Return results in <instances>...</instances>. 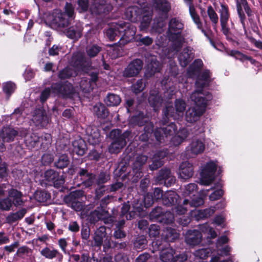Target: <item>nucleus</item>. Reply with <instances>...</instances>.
<instances>
[{"instance_id": "nucleus-41", "label": "nucleus", "mask_w": 262, "mask_h": 262, "mask_svg": "<svg viewBox=\"0 0 262 262\" xmlns=\"http://www.w3.org/2000/svg\"><path fill=\"white\" fill-rule=\"evenodd\" d=\"M228 54L235 57L236 58L238 59L243 61L248 60L252 64L254 65L255 66L258 67L260 65V63L256 61L255 60L252 59L251 57L247 56L238 51L236 50H231L229 53Z\"/></svg>"}, {"instance_id": "nucleus-26", "label": "nucleus", "mask_w": 262, "mask_h": 262, "mask_svg": "<svg viewBox=\"0 0 262 262\" xmlns=\"http://www.w3.org/2000/svg\"><path fill=\"white\" fill-rule=\"evenodd\" d=\"M179 177L183 180L191 178L193 174V167L192 164L187 161L182 162L179 167Z\"/></svg>"}, {"instance_id": "nucleus-18", "label": "nucleus", "mask_w": 262, "mask_h": 262, "mask_svg": "<svg viewBox=\"0 0 262 262\" xmlns=\"http://www.w3.org/2000/svg\"><path fill=\"white\" fill-rule=\"evenodd\" d=\"M108 213L102 208H98L92 212L89 216V219L92 223H95L99 220H103L105 224L113 222L112 217H107Z\"/></svg>"}, {"instance_id": "nucleus-29", "label": "nucleus", "mask_w": 262, "mask_h": 262, "mask_svg": "<svg viewBox=\"0 0 262 262\" xmlns=\"http://www.w3.org/2000/svg\"><path fill=\"white\" fill-rule=\"evenodd\" d=\"M87 140L88 142L93 145L98 144L101 141V137L98 130L94 127L88 126L86 128Z\"/></svg>"}, {"instance_id": "nucleus-8", "label": "nucleus", "mask_w": 262, "mask_h": 262, "mask_svg": "<svg viewBox=\"0 0 262 262\" xmlns=\"http://www.w3.org/2000/svg\"><path fill=\"white\" fill-rule=\"evenodd\" d=\"M118 33H120V39L118 43L120 46H123L127 42L135 39L136 27L130 24L120 21L116 25Z\"/></svg>"}, {"instance_id": "nucleus-50", "label": "nucleus", "mask_w": 262, "mask_h": 262, "mask_svg": "<svg viewBox=\"0 0 262 262\" xmlns=\"http://www.w3.org/2000/svg\"><path fill=\"white\" fill-rule=\"evenodd\" d=\"M164 233L166 239L169 242H172L179 236V234L177 230L170 227L166 228L165 231H164Z\"/></svg>"}, {"instance_id": "nucleus-64", "label": "nucleus", "mask_w": 262, "mask_h": 262, "mask_svg": "<svg viewBox=\"0 0 262 262\" xmlns=\"http://www.w3.org/2000/svg\"><path fill=\"white\" fill-rule=\"evenodd\" d=\"M35 197L40 202H44L50 198V195L46 191H38L35 192Z\"/></svg>"}, {"instance_id": "nucleus-61", "label": "nucleus", "mask_w": 262, "mask_h": 262, "mask_svg": "<svg viewBox=\"0 0 262 262\" xmlns=\"http://www.w3.org/2000/svg\"><path fill=\"white\" fill-rule=\"evenodd\" d=\"M200 228L202 232L207 233L210 236V238H214L217 236V234L214 230L207 224L202 225Z\"/></svg>"}, {"instance_id": "nucleus-28", "label": "nucleus", "mask_w": 262, "mask_h": 262, "mask_svg": "<svg viewBox=\"0 0 262 262\" xmlns=\"http://www.w3.org/2000/svg\"><path fill=\"white\" fill-rule=\"evenodd\" d=\"M189 7V11L191 18L192 19L194 23L196 25L198 29L201 30L202 32L208 37L206 31L203 29V25L200 20V18L198 14L196 13L195 9L191 0H185Z\"/></svg>"}, {"instance_id": "nucleus-56", "label": "nucleus", "mask_w": 262, "mask_h": 262, "mask_svg": "<svg viewBox=\"0 0 262 262\" xmlns=\"http://www.w3.org/2000/svg\"><path fill=\"white\" fill-rule=\"evenodd\" d=\"M163 212V209L160 207H157L153 209L149 214V219L152 221H160L161 215Z\"/></svg>"}, {"instance_id": "nucleus-58", "label": "nucleus", "mask_w": 262, "mask_h": 262, "mask_svg": "<svg viewBox=\"0 0 262 262\" xmlns=\"http://www.w3.org/2000/svg\"><path fill=\"white\" fill-rule=\"evenodd\" d=\"M147 243V240L144 236H139L134 243L135 248L136 250L141 251L146 247Z\"/></svg>"}, {"instance_id": "nucleus-23", "label": "nucleus", "mask_w": 262, "mask_h": 262, "mask_svg": "<svg viewBox=\"0 0 262 262\" xmlns=\"http://www.w3.org/2000/svg\"><path fill=\"white\" fill-rule=\"evenodd\" d=\"M219 208V207H217V209ZM216 209L217 208L215 206L204 210H198L195 209L190 211V215L191 218L196 221H199L206 219L212 215Z\"/></svg>"}, {"instance_id": "nucleus-43", "label": "nucleus", "mask_w": 262, "mask_h": 262, "mask_svg": "<svg viewBox=\"0 0 262 262\" xmlns=\"http://www.w3.org/2000/svg\"><path fill=\"white\" fill-rule=\"evenodd\" d=\"M106 234V229L104 226H100L97 229L94 236L95 246L100 247L103 243V238Z\"/></svg>"}, {"instance_id": "nucleus-55", "label": "nucleus", "mask_w": 262, "mask_h": 262, "mask_svg": "<svg viewBox=\"0 0 262 262\" xmlns=\"http://www.w3.org/2000/svg\"><path fill=\"white\" fill-rule=\"evenodd\" d=\"M165 26V23L163 20L158 21V20H155L151 29V32L161 33L164 31Z\"/></svg>"}, {"instance_id": "nucleus-48", "label": "nucleus", "mask_w": 262, "mask_h": 262, "mask_svg": "<svg viewBox=\"0 0 262 262\" xmlns=\"http://www.w3.org/2000/svg\"><path fill=\"white\" fill-rule=\"evenodd\" d=\"M11 119L13 120L11 123L14 124H19L24 120V116L21 109L16 108L10 116Z\"/></svg>"}, {"instance_id": "nucleus-24", "label": "nucleus", "mask_w": 262, "mask_h": 262, "mask_svg": "<svg viewBox=\"0 0 262 262\" xmlns=\"http://www.w3.org/2000/svg\"><path fill=\"white\" fill-rule=\"evenodd\" d=\"M90 78L89 80L82 79L80 82V87L82 91L84 93H89L94 89V86L98 79V73L91 72L90 74Z\"/></svg>"}, {"instance_id": "nucleus-20", "label": "nucleus", "mask_w": 262, "mask_h": 262, "mask_svg": "<svg viewBox=\"0 0 262 262\" xmlns=\"http://www.w3.org/2000/svg\"><path fill=\"white\" fill-rule=\"evenodd\" d=\"M202 239L201 232L196 230H188L185 234V242L190 247H194L200 244Z\"/></svg>"}, {"instance_id": "nucleus-40", "label": "nucleus", "mask_w": 262, "mask_h": 262, "mask_svg": "<svg viewBox=\"0 0 262 262\" xmlns=\"http://www.w3.org/2000/svg\"><path fill=\"white\" fill-rule=\"evenodd\" d=\"M8 195L12 199L15 206L23 205L24 202L22 200L23 194L20 191L12 188L8 191Z\"/></svg>"}, {"instance_id": "nucleus-54", "label": "nucleus", "mask_w": 262, "mask_h": 262, "mask_svg": "<svg viewBox=\"0 0 262 262\" xmlns=\"http://www.w3.org/2000/svg\"><path fill=\"white\" fill-rule=\"evenodd\" d=\"M136 42H138L140 46L144 45L148 46L151 45L153 42V39L149 36L142 37L141 34H137L135 38Z\"/></svg>"}, {"instance_id": "nucleus-59", "label": "nucleus", "mask_w": 262, "mask_h": 262, "mask_svg": "<svg viewBox=\"0 0 262 262\" xmlns=\"http://www.w3.org/2000/svg\"><path fill=\"white\" fill-rule=\"evenodd\" d=\"M153 128L154 125L150 123L146 125L144 127L145 133L140 136V140L143 141H147L150 136V134L153 131Z\"/></svg>"}, {"instance_id": "nucleus-37", "label": "nucleus", "mask_w": 262, "mask_h": 262, "mask_svg": "<svg viewBox=\"0 0 262 262\" xmlns=\"http://www.w3.org/2000/svg\"><path fill=\"white\" fill-rule=\"evenodd\" d=\"M73 152L79 156H83L86 149V145L83 140L80 138L74 140L73 143Z\"/></svg>"}, {"instance_id": "nucleus-6", "label": "nucleus", "mask_w": 262, "mask_h": 262, "mask_svg": "<svg viewBox=\"0 0 262 262\" xmlns=\"http://www.w3.org/2000/svg\"><path fill=\"white\" fill-rule=\"evenodd\" d=\"M183 28L184 24L179 18L174 17L169 20L168 37L172 42V55L178 52L184 41V38L181 33Z\"/></svg>"}, {"instance_id": "nucleus-32", "label": "nucleus", "mask_w": 262, "mask_h": 262, "mask_svg": "<svg viewBox=\"0 0 262 262\" xmlns=\"http://www.w3.org/2000/svg\"><path fill=\"white\" fill-rule=\"evenodd\" d=\"M193 57L192 50L190 47L184 48L178 56L180 64L183 67H185Z\"/></svg>"}, {"instance_id": "nucleus-38", "label": "nucleus", "mask_w": 262, "mask_h": 262, "mask_svg": "<svg viewBox=\"0 0 262 262\" xmlns=\"http://www.w3.org/2000/svg\"><path fill=\"white\" fill-rule=\"evenodd\" d=\"M179 196L176 192L168 191L166 192L163 197L162 203L164 205L169 206L177 203Z\"/></svg>"}, {"instance_id": "nucleus-13", "label": "nucleus", "mask_w": 262, "mask_h": 262, "mask_svg": "<svg viewBox=\"0 0 262 262\" xmlns=\"http://www.w3.org/2000/svg\"><path fill=\"white\" fill-rule=\"evenodd\" d=\"M204 203L202 198H197L195 200L190 201L188 199H185L183 204L179 205L174 207L173 211L177 214L181 215L185 214L190 207H197Z\"/></svg>"}, {"instance_id": "nucleus-33", "label": "nucleus", "mask_w": 262, "mask_h": 262, "mask_svg": "<svg viewBox=\"0 0 262 262\" xmlns=\"http://www.w3.org/2000/svg\"><path fill=\"white\" fill-rule=\"evenodd\" d=\"M79 174L81 180V184L84 186L85 188L89 187L94 184L95 180L94 174L89 173L84 169H81Z\"/></svg>"}, {"instance_id": "nucleus-35", "label": "nucleus", "mask_w": 262, "mask_h": 262, "mask_svg": "<svg viewBox=\"0 0 262 262\" xmlns=\"http://www.w3.org/2000/svg\"><path fill=\"white\" fill-rule=\"evenodd\" d=\"M188 136L187 129H180L171 139V144L174 146H178L183 143Z\"/></svg>"}, {"instance_id": "nucleus-10", "label": "nucleus", "mask_w": 262, "mask_h": 262, "mask_svg": "<svg viewBox=\"0 0 262 262\" xmlns=\"http://www.w3.org/2000/svg\"><path fill=\"white\" fill-rule=\"evenodd\" d=\"M205 148L204 140L194 138L186 148V155L187 158H191L202 154Z\"/></svg>"}, {"instance_id": "nucleus-44", "label": "nucleus", "mask_w": 262, "mask_h": 262, "mask_svg": "<svg viewBox=\"0 0 262 262\" xmlns=\"http://www.w3.org/2000/svg\"><path fill=\"white\" fill-rule=\"evenodd\" d=\"M93 112L98 118H104L108 114L107 110L104 104L98 103L93 107Z\"/></svg>"}, {"instance_id": "nucleus-9", "label": "nucleus", "mask_w": 262, "mask_h": 262, "mask_svg": "<svg viewBox=\"0 0 262 262\" xmlns=\"http://www.w3.org/2000/svg\"><path fill=\"white\" fill-rule=\"evenodd\" d=\"M217 164L216 161L210 160L202 166L200 172V183L203 185H209L214 180L215 172Z\"/></svg>"}, {"instance_id": "nucleus-2", "label": "nucleus", "mask_w": 262, "mask_h": 262, "mask_svg": "<svg viewBox=\"0 0 262 262\" xmlns=\"http://www.w3.org/2000/svg\"><path fill=\"white\" fill-rule=\"evenodd\" d=\"M211 81L210 73L209 70L203 71L198 77L196 82V90L190 95V99L195 106L190 107L186 112V120L188 122L196 121L205 112L208 102L212 98L209 92L203 91V88L209 85Z\"/></svg>"}, {"instance_id": "nucleus-3", "label": "nucleus", "mask_w": 262, "mask_h": 262, "mask_svg": "<svg viewBox=\"0 0 262 262\" xmlns=\"http://www.w3.org/2000/svg\"><path fill=\"white\" fill-rule=\"evenodd\" d=\"M186 102L182 99H177L175 101L174 107L168 104L163 110L164 117L162 120L163 126L157 128L154 131V135L157 141L162 143L166 139L176 133L177 127L175 124L171 123L165 126L170 117L173 119H178L182 117L186 110Z\"/></svg>"}, {"instance_id": "nucleus-22", "label": "nucleus", "mask_w": 262, "mask_h": 262, "mask_svg": "<svg viewBox=\"0 0 262 262\" xmlns=\"http://www.w3.org/2000/svg\"><path fill=\"white\" fill-rule=\"evenodd\" d=\"M228 241L229 239L226 235L222 236L218 238L216 244V251L219 255L221 256L230 255L231 248L228 245H224Z\"/></svg>"}, {"instance_id": "nucleus-45", "label": "nucleus", "mask_w": 262, "mask_h": 262, "mask_svg": "<svg viewBox=\"0 0 262 262\" xmlns=\"http://www.w3.org/2000/svg\"><path fill=\"white\" fill-rule=\"evenodd\" d=\"M27 130H25L23 132H20V136L26 137V144H28L30 147H34L36 144L39 142V137H38L36 134H32L30 137L27 135Z\"/></svg>"}, {"instance_id": "nucleus-39", "label": "nucleus", "mask_w": 262, "mask_h": 262, "mask_svg": "<svg viewBox=\"0 0 262 262\" xmlns=\"http://www.w3.org/2000/svg\"><path fill=\"white\" fill-rule=\"evenodd\" d=\"M197 190V185L194 183H190L185 186L184 191H183V195L184 197H188L190 201L192 200H195L197 198H201L198 195H195L194 192Z\"/></svg>"}, {"instance_id": "nucleus-11", "label": "nucleus", "mask_w": 262, "mask_h": 262, "mask_svg": "<svg viewBox=\"0 0 262 262\" xmlns=\"http://www.w3.org/2000/svg\"><path fill=\"white\" fill-rule=\"evenodd\" d=\"M52 89L55 94H60L64 97L68 98L79 97L78 93L72 85L69 82H65L63 84L56 83L52 85Z\"/></svg>"}, {"instance_id": "nucleus-57", "label": "nucleus", "mask_w": 262, "mask_h": 262, "mask_svg": "<svg viewBox=\"0 0 262 262\" xmlns=\"http://www.w3.org/2000/svg\"><path fill=\"white\" fill-rule=\"evenodd\" d=\"M70 163V160L67 155H61L58 161L55 163V166L59 168H63L67 167Z\"/></svg>"}, {"instance_id": "nucleus-42", "label": "nucleus", "mask_w": 262, "mask_h": 262, "mask_svg": "<svg viewBox=\"0 0 262 262\" xmlns=\"http://www.w3.org/2000/svg\"><path fill=\"white\" fill-rule=\"evenodd\" d=\"M41 254L47 258L52 259L56 257L59 258V260L61 261L62 259V254L59 252L56 249H50L48 247H46L40 251Z\"/></svg>"}, {"instance_id": "nucleus-15", "label": "nucleus", "mask_w": 262, "mask_h": 262, "mask_svg": "<svg viewBox=\"0 0 262 262\" xmlns=\"http://www.w3.org/2000/svg\"><path fill=\"white\" fill-rule=\"evenodd\" d=\"M143 68V62L141 59H136L130 62L124 69L123 75L126 77L137 76Z\"/></svg>"}, {"instance_id": "nucleus-25", "label": "nucleus", "mask_w": 262, "mask_h": 262, "mask_svg": "<svg viewBox=\"0 0 262 262\" xmlns=\"http://www.w3.org/2000/svg\"><path fill=\"white\" fill-rule=\"evenodd\" d=\"M146 61L147 63V69L145 73L147 76H151L155 73L160 72L161 65L157 61L156 56L150 55L149 57H146Z\"/></svg>"}, {"instance_id": "nucleus-62", "label": "nucleus", "mask_w": 262, "mask_h": 262, "mask_svg": "<svg viewBox=\"0 0 262 262\" xmlns=\"http://www.w3.org/2000/svg\"><path fill=\"white\" fill-rule=\"evenodd\" d=\"M117 24H116L114 28H110L106 31V35L111 40H114L116 37L120 36V33H118V29L116 28Z\"/></svg>"}, {"instance_id": "nucleus-1", "label": "nucleus", "mask_w": 262, "mask_h": 262, "mask_svg": "<svg viewBox=\"0 0 262 262\" xmlns=\"http://www.w3.org/2000/svg\"><path fill=\"white\" fill-rule=\"evenodd\" d=\"M137 5L128 7L125 11L126 19L133 23L140 22L139 26L141 31L146 30L152 20V7L159 13L167 17L171 9V5L167 0H151V5L145 0H138Z\"/></svg>"}, {"instance_id": "nucleus-17", "label": "nucleus", "mask_w": 262, "mask_h": 262, "mask_svg": "<svg viewBox=\"0 0 262 262\" xmlns=\"http://www.w3.org/2000/svg\"><path fill=\"white\" fill-rule=\"evenodd\" d=\"M112 6L104 0H94V3L90 7L92 14H99L108 12L112 9Z\"/></svg>"}, {"instance_id": "nucleus-51", "label": "nucleus", "mask_w": 262, "mask_h": 262, "mask_svg": "<svg viewBox=\"0 0 262 262\" xmlns=\"http://www.w3.org/2000/svg\"><path fill=\"white\" fill-rule=\"evenodd\" d=\"M174 221V215L170 211H163L162 214L161 215L159 222L165 224H169L172 223Z\"/></svg>"}, {"instance_id": "nucleus-46", "label": "nucleus", "mask_w": 262, "mask_h": 262, "mask_svg": "<svg viewBox=\"0 0 262 262\" xmlns=\"http://www.w3.org/2000/svg\"><path fill=\"white\" fill-rule=\"evenodd\" d=\"M104 102L108 106H117L121 102V98L118 95L108 94L105 98Z\"/></svg>"}, {"instance_id": "nucleus-36", "label": "nucleus", "mask_w": 262, "mask_h": 262, "mask_svg": "<svg viewBox=\"0 0 262 262\" xmlns=\"http://www.w3.org/2000/svg\"><path fill=\"white\" fill-rule=\"evenodd\" d=\"M148 101L150 105L154 108V111H157L161 105L162 99L159 95L157 90H152L150 92Z\"/></svg>"}, {"instance_id": "nucleus-60", "label": "nucleus", "mask_w": 262, "mask_h": 262, "mask_svg": "<svg viewBox=\"0 0 262 262\" xmlns=\"http://www.w3.org/2000/svg\"><path fill=\"white\" fill-rule=\"evenodd\" d=\"M210 253L211 250L210 248H202L196 250L194 253V255L195 257L202 259L208 257Z\"/></svg>"}, {"instance_id": "nucleus-14", "label": "nucleus", "mask_w": 262, "mask_h": 262, "mask_svg": "<svg viewBox=\"0 0 262 262\" xmlns=\"http://www.w3.org/2000/svg\"><path fill=\"white\" fill-rule=\"evenodd\" d=\"M18 132L14 128L9 126L4 127L0 132V152L6 150L5 142H10L14 140Z\"/></svg>"}, {"instance_id": "nucleus-4", "label": "nucleus", "mask_w": 262, "mask_h": 262, "mask_svg": "<svg viewBox=\"0 0 262 262\" xmlns=\"http://www.w3.org/2000/svg\"><path fill=\"white\" fill-rule=\"evenodd\" d=\"M74 9L71 4L67 3L64 12L55 9L52 13H46L43 18L46 24L52 28H64L74 18Z\"/></svg>"}, {"instance_id": "nucleus-49", "label": "nucleus", "mask_w": 262, "mask_h": 262, "mask_svg": "<svg viewBox=\"0 0 262 262\" xmlns=\"http://www.w3.org/2000/svg\"><path fill=\"white\" fill-rule=\"evenodd\" d=\"M147 157L145 155H140L136 157V161L133 165V169L138 172L147 161Z\"/></svg>"}, {"instance_id": "nucleus-31", "label": "nucleus", "mask_w": 262, "mask_h": 262, "mask_svg": "<svg viewBox=\"0 0 262 262\" xmlns=\"http://www.w3.org/2000/svg\"><path fill=\"white\" fill-rule=\"evenodd\" d=\"M175 250L167 244L160 252V258L163 262H172Z\"/></svg>"}, {"instance_id": "nucleus-19", "label": "nucleus", "mask_w": 262, "mask_h": 262, "mask_svg": "<svg viewBox=\"0 0 262 262\" xmlns=\"http://www.w3.org/2000/svg\"><path fill=\"white\" fill-rule=\"evenodd\" d=\"M219 13L220 14V22L222 27V31L223 34L227 36L230 33V29L228 25L229 18L228 7L225 5L222 4Z\"/></svg>"}, {"instance_id": "nucleus-5", "label": "nucleus", "mask_w": 262, "mask_h": 262, "mask_svg": "<svg viewBox=\"0 0 262 262\" xmlns=\"http://www.w3.org/2000/svg\"><path fill=\"white\" fill-rule=\"evenodd\" d=\"M71 62V66L64 68L59 72L58 76L60 79H64L75 76L80 71L88 73L91 64L90 60L80 52H76L73 54Z\"/></svg>"}, {"instance_id": "nucleus-21", "label": "nucleus", "mask_w": 262, "mask_h": 262, "mask_svg": "<svg viewBox=\"0 0 262 262\" xmlns=\"http://www.w3.org/2000/svg\"><path fill=\"white\" fill-rule=\"evenodd\" d=\"M45 180L49 182H52L55 187L59 188L64 183V179L62 176L52 169L47 170L44 174Z\"/></svg>"}, {"instance_id": "nucleus-12", "label": "nucleus", "mask_w": 262, "mask_h": 262, "mask_svg": "<svg viewBox=\"0 0 262 262\" xmlns=\"http://www.w3.org/2000/svg\"><path fill=\"white\" fill-rule=\"evenodd\" d=\"M84 195L82 190H76L71 192L69 195L64 197V200L68 206L76 211H81L84 208V205L78 199Z\"/></svg>"}, {"instance_id": "nucleus-53", "label": "nucleus", "mask_w": 262, "mask_h": 262, "mask_svg": "<svg viewBox=\"0 0 262 262\" xmlns=\"http://www.w3.org/2000/svg\"><path fill=\"white\" fill-rule=\"evenodd\" d=\"M101 50V48L97 45H90L87 46L86 52L90 57H95Z\"/></svg>"}, {"instance_id": "nucleus-30", "label": "nucleus", "mask_w": 262, "mask_h": 262, "mask_svg": "<svg viewBox=\"0 0 262 262\" xmlns=\"http://www.w3.org/2000/svg\"><path fill=\"white\" fill-rule=\"evenodd\" d=\"M82 24L80 21H77L67 30L66 35L70 38L78 39L82 35Z\"/></svg>"}, {"instance_id": "nucleus-63", "label": "nucleus", "mask_w": 262, "mask_h": 262, "mask_svg": "<svg viewBox=\"0 0 262 262\" xmlns=\"http://www.w3.org/2000/svg\"><path fill=\"white\" fill-rule=\"evenodd\" d=\"M3 91L7 96L10 97L12 93H13L16 88L15 84L12 82H7L3 84Z\"/></svg>"}, {"instance_id": "nucleus-16", "label": "nucleus", "mask_w": 262, "mask_h": 262, "mask_svg": "<svg viewBox=\"0 0 262 262\" xmlns=\"http://www.w3.org/2000/svg\"><path fill=\"white\" fill-rule=\"evenodd\" d=\"M32 121L36 126L44 127L48 124L49 119L46 111L43 108H40L34 111Z\"/></svg>"}, {"instance_id": "nucleus-52", "label": "nucleus", "mask_w": 262, "mask_h": 262, "mask_svg": "<svg viewBox=\"0 0 262 262\" xmlns=\"http://www.w3.org/2000/svg\"><path fill=\"white\" fill-rule=\"evenodd\" d=\"M207 14L213 28L215 29L219 21V17L217 14L211 6H209L207 8Z\"/></svg>"}, {"instance_id": "nucleus-7", "label": "nucleus", "mask_w": 262, "mask_h": 262, "mask_svg": "<svg viewBox=\"0 0 262 262\" xmlns=\"http://www.w3.org/2000/svg\"><path fill=\"white\" fill-rule=\"evenodd\" d=\"M130 133L125 131L121 133L119 129H114L110 133V137L113 139L108 147V150L111 154H118L126 145V141L128 139Z\"/></svg>"}, {"instance_id": "nucleus-27", "label": "nucleus", "mask_w": 262, "mask_h": 262, "mask_svg": "<svg viewBox=\"0 0 262 262\" xmlns=\"http://www.w3.org/2000/svg\"><path fill=\"white\" fill-rule=\"evenodd\" d=\"M156 180L160 184L164 183L167 186H170L175 182V178L171 175L170 171L168 169H161Z\"/></svg>"}, {"instance_id": "nucleus-47", "label": "nucleus", "mask_w": 262, "mask_h": 262, "mask_svg": "<svg viewBox=\"0 0 262 262\" xmlns=\"http://www.w3.org/2000/svg\"><path fill=\"white\" fill-rule=\"evenodd\" d=\"M203 66V61L201 59L195 60L192 65L190 66L188 70V75L190 77L193 76L198 72L199 69Z\"/></svg>"}, {"instance_id": "nucleus-34", "label": "nucleus", "mask_w": 262, "mask_h": 262, "mask_svg": "<svg viewBox=\"0 0 262 262\" xmlns=\"http://www.w3.org/2000/svg\"><path fill=\"white\" fill-rule=\"evenodd\" d=\"M167 155V150H163L157 152L152 158V163L149 165L151 170L158 169L163 164L162 159Z\"/></svg>"}]
</instances>
